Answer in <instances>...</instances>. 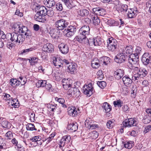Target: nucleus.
<instances>
[{"instance_id": "19", "label": "nucleus", "mask_w": 151, "mask_h": 151, "mask_svg": "<svg viewBox=\"0 0 151 151\" xmlns=\"http://www.w3.org/2000/svg\"><path fill=\"white\" fill-rule=\"evenodd\" d=\"M68 114L70 116H75L77 115L78 111L77 110V108L75 107L70 106L68 108Z\"/></svg>"}, {"instance_id": "12", "label": "nucleus", "mask_w": 151, "mask_h": 151, "mask_svg": "<svg viewBox=\"0 0 151 151\" xmlns=\"http://www.w3.org/2000/svg\"><path fill=\"white\" fill-rule=\"evenodd\" d=\"M142 61L145 65H147L151 62V55L148 52L145 53L142 55Z\"/></svg>"}, {"instance_id": "31", "label": "nucleus", "mask_w": 151, "mask_h": 151, "mask_svg": "<svg viewBox=\"0 0 151 151\" xmlns=\"http://www.w3.org/2000/svg\"><path fill=\"white\" fill-rule=\"evenodd\" d=\"M21 25L17 23H14L12 26V29L14 31L15 33H19L20 31Z\"/></svg>"}, {"instance_id": "14", "label": "nucleus", "mask_w": 151, "mask_h": 151, "mask_svg": "<svg viewBox=\"0 0 151 151\" xmlns=\"http://www.w3.org/2000/svg\"><path fill=\"white\" fill-rule=\"evenodd\" d=\"M81 93L79 89L76 88L70 89L68 91V94L77 97L80 96Z\"/></svg>"}, {"instance_id": "1", "label": "nucleus", "mask_w": 151, "mask_h": 151, "mask_svg": "<svg viewBox=\"0 0 151 151\" xmlns=\"http://www.w3.org/2000/svg\"><path fill=\"white\" fill-rule=\"evenodd\" d=\"M7 36L9 37V39L14 44L22 43L24 40V38L22 35L19 34L17 33H8Z\"/></svg>"}, {"instance_id": "37", "label": "nucleus", "mask_w": 151, "mask_h": 151, "mask_svg": "<svg viewBox=\"0 0 151 151\" xmlns=\"http://www.w3.org/2000/svg\"><path fill=\"white\" fill-rule=\"evenodd\" d=\"M11 105L13 107L15 108H18L19 106V103L18 100L16 99H13L11 100Z\"/></svg>"}, {"instance_id": "25", "label": "nucleus", "mask_w": 151, "mask_h": 151, "mask_svg": "<svg viewBox=\"0 0 151 151\" xmlns=\"http://www.w3.org/2000/svg\"><path fill=\"white\" fill-rule=\"evenodd\" d=\"M77 65L75 63H70V64L68 67V69L71 74H73L76 72Z\"/></svg>"}, {"instance_id": "43", "label": "nucleus", "mask_w": 151, "mask_h": 151, "mask_svg": "<svg viewBox=\"0 0 151 151\" xmlns=\"http://www.w3.org/2000/svg\"><path fill=\"white\" fill-rule=\"evenodd\" d=\"M41 139V137L39 136H35L30 139V140L32 142H37V144H41V142H40Z\"/></svg>"}, {"instance_id": "8", "label": "nucleus", "mask_w": 151, "mask_h": 151, "mask_svg": "<svg viewBox=\"0 0 151 151\" xmlns=\"http://www.w3.org/2000/svg\"><path fill=\"white\" fill-rule=\"evenodd\" d=\"M71 138L69 135H66L63 136L60 140L59 147L63 150V147L65 145L68 143L71 140Z\"/></svg>"}, {"instance_id": "34", "label": "nucleus", "mask_w": 151, "mask_h": 151, "mask_svg": "<svg viewBox=\"0 0 151 151\" xmlns=\"http://www.w3.org/2000/svg\"><path fill=\"white\" fill-rule=\"evenodd\" d=\"M141 78H142V77H141V76L139 72H137V73L135 72H133L132 77V80L134 81H138L140 80Z\"/></svg>"}, {"instance_id": "49", "label": "nucleus", "mask_w": 151, "mask_h": 151, "mask_svg": "<svg viewBox=\"0 0 151 151\" xmlns=\"http://www.w3.org/2000/svg\"><path fill=\"white\" fill-rule=\"evenodd\" d=\"M2 96L3 99L6 101H10L12 99V97H11L9 94L7 93H3Z\"/></svg>"}, {"instance_id": "55", "label": "nucleus", "mask_w": 151, "mask_h": 151, "mask_svg": "<svg viewBox=\"0 0 151 151\" xmlns=\"http://www.w3.org/2000/svg\"><path fill=\"white\" fill-rule=\"evenodd\" d=\"M9 37H8V36H7V34L6 35H5L4 32L1 31V30H0V38L1 40L3 39V40L4 39H6V40H9Z\"/></svg>"}, {"instance_id": "10", "label": "nucleus", "mask_w": 151, "mask_h": 151, "mask_svg": "<svg viewBox=\"0 0 151 151\" xmlns=\"http://www.w3.org/2000/svg\"><path fill=\"white\" fill-rule=\"evenodd\" d=\"M126 57L127 55L122 52L116 55L114 58V60L117 63H121L125 61Z\"/></svg>"}, {"instance_id": "20", "label": "nucleus", "mask_w": 151, "mask_h": 151, "mask_svg": "<svg viewBox=\"0 0 151 151\" xmlns=\"http://www.w3.org/2000/svg\"><path fill=\"white\" fill-rule=\"evenodd\" d=\"M91 17V20L92 21L93 24L95 25H98L100 23V20L97 16L92 13L90 14Z\"/></svg>"}, {"instance_id": "62", "label": "nucleus", "mask_w": 151, "mask_h": 151, "mask_svg": "<svg viewBox=\"0 0 151 151\" xmlns=\"http://www.w3.org/2000/svg\"><path fill=\"white\" fill-rule=\"evenodd\" d=\"M101 11V8L99 7H97L96 8H94L93 9V13L97 15H98L99 14H100V12H99V11Z\"/></svg>"}, {"instance_id": "59", "label": "nucleus", "mask_w": 151, "mask_h": 151, "mask_svg": "<svg viewBox=\"0 0 151 151\" xmlns=\"http://www.w3.org/2000/svg\"><path fill=\"white\" fill-rule=\"evenodd\" d=\"M54 14V12L52 9L49 8L48 9H47L46 15H47L49 17H51L53 16Z\"/></svg>"}, {"instance_id": "52", "label": "nucleus", "mask_w": 151, "mask_h": 151, "mask_svg": "<svg viewBox=\"0 0 151 151\" xmlns=\"http://www.w3.org/2000/svg\"><path fill=\"white\" fill-rule=\"evenodd\" d=\"M26 129L27 130H37L35 128L34 125L31 123H29L27 125Z\"/></svg>"}, {"instance_id": "2", "label": "nucleus", "mask_w": 151, "mask_h": 151, "mask_svg": "<svg viewBox=\"0 0 151 151\" xmlns=\"http://www.w3.org/2000/svg\"><path fill=\"white\" fill-rule=\"evenodd\" d=\"M142 48L140 47H137L135 50V53L130 55L128 59V62L134 64L138 61L139 56L142 52Z\"/></svg>"}, {"instance_id": "56", "label": "nucleus", "mask_w": 151, "mask_h": 151, "mask_svg": "<svg viewBox=\"0 0 151 151\" xmlns=\"http://www.w3.org/2000/svg\"><path fill=\"white\" fill-rule=\"evenodd\" d=\"M151 131V125H147L144 127L143 132L144 134H146L150 132Z\"/></svg>"}, {"instance_id": "39", "label": "nucleus", "mask_w": 151, "mask_h": 151, "mask_svg": "<svg viewBox=\"0 0 151 151\" xmlns=\"http://www.w3.org/2000/svg\"><path fill=\"white\" fill-rule=\"evenodd\" d=\"M106 23L109 26H117L119 24V22H118L111 19L108 20Z\"/></svg>"}, {"instance_id": "58", "label": "nucleus", "mask_w": 151, "mask_h": 151, "mask_svg": "<svg viewBox=\"0 0 151 151\" xmlns=\"http://www.w3.org/2000/svg\"><path fill=\"white\" fill-rule=\"evenodd\" d=\"M97 84L101 89H103L106 86V83L104 81H98L97 82Z\"/></svg>"}, {"instance_id": "24", "label": "nucleus", "mask_w": 151, "mask_h": 151, "mask_svg": "<svg viewBox=\"0 0 151 151\" xmlns=\"http://www.w3.org/2000/svg\"><path fill=\"white\" fill-rule=\"evenodd\" d=\"M123 82L125 86L127 87H129L131 86L132 80L128 76H125L122 78Z\"/></svg>"}, {"instance_id": "35", "label": "nucleus", "mask_w": 151, "mask_h": 151, "mask_svg": "<svg viewBox=\"0 0 151 151\" xmlns=\"http://www.w3.org/2000/svg\"><path fill=\"white\" fill-rule=\"evenodd\" d=\"M91 65L94 68H98L100 66L99 60L96 58H94L92 61Z\"/></svg>"}, {"instance_id": "64", "label": "nucleus", "mask_w": 151, "mask_h": 151, "mask_svg": "<svg viewBox=\"0 0 151 151\" xmlns=\"http://www.w3.org/2000/svg\"><path fill=\"white\" fill-rule=\"evenodd\" d=\"M91 135L92 138L93 139H96L98 137L99 135V134L97 132L93 131L91 133Z\"/></svg>"}, {"instance_id": "5", "label": "nucleus", "mask_w": 151, "mask_h": 151, "mask_svg": "<svg viewBox=\"0 0 151 151\" xmlns=\"http://www.w3.org/2000/svg\"><path fill=\"white\" fill-rule=\"evenodd\" d=\"M83 90L84 94L88 97H90L93 93V86L91 83L86 84L83 87Z\"/></svg>"}, {"instance_id": "46", "label": "nucleus", "mask_w": 151, "mask_h": 151, "mask_svg": "<svg viewBox=\"0 0 151 151\" xmlns=\"http://www.w3.org/2000/svg\"><path fill=\"white\" fill-rule=\"evenodd\" d=\"M139 73L140 74L142 78L145 77L147 74V71L145 68H140L139 70Z\"/></svg>"}, {"instance_id": "30", "label": "nucleus", "mask_w": 151, "mask_h": 151, "mask_svg": "<svg viewBox=\"0 0 151 151\" xmlns=\"http://www.w3.org/2000/svg\"><path fill=\"white\" fill-rule=\"evenodd\" d=\"M102 106L103 109V111L106 113L109 112L111 109V106L106 102L104 103Z\"/></svg>"}, {"instance_id": "40", "label": "nucleus", "mask_w": 151, "mask_h": 151, "mask_svg": "<svg viewBox=\"0 0 151 151\" xmlns=\"http://www.w3.org/2000/svg\"><path fill=\"white\" fill-rule=\"evenodd\" d=\"M18 84L19 85L20 84L21 85H24L27 81V79L26 78L22 77V76H20L19 78L17 79Z\"/></svg>"}, {"instance_id": "16", "label": "nucleus", "mask_w": 151, "mask_h": 151, "mask_svg": "<svg viewBox=\"0 0 151 151\" xmlns=\"http://www.w3.org/2000/svg\"><path fill=\"white\" fill-rule=\"evenodd\" d=\"M42 50L46 52H52L54 50L53 46L51 44L47 43L43 46Z\"/></svg>"}, {"instance_id": "48", "label": "nucleus", "mask_w": 151, "mask_h": 151, "mask_svg": "<svg viewBox=\"0 0 151 151\" xmlns=\"http://www.w3.org/2000/svg\"><path fill=\"white\" fill-rule=\"evenodd\" d=\"M39 59L36 57H33L31 59H29V62L31 65H35L37 63Z\"/></svg>"}, {"instance_id": "57", "label": "nucleus", "mask_w": 151, "mask_h": 151, "mask_svg": "<svg viewBox=\"0 0 151 151\" xmlns=\"http://www.w3.org/2000/svg\"><path fill=\"white\" fill-rule=\"evenodd\" d=\"M114 124V121L109 120L106 123V126L108 128L111 129L113 128Z\"/></svg>"}, {"instance_id": "61", "label": "nucleus", "mask_w": 151, "mask_h": 151, "mask_svg": "<svg viewBox=\"0 0 151 151\" xmlns=\"http://www.w3.org/2000/svg\"><path fill=\"white\" fill-rule=\"evenodd\" d=\"M102 58H103V63L104 65H106L110 62V58L106 56H104Z\"/></svg>"}, {"instance_id": "32", "label": "nucleus", "mask_w": 151, "mask_h": 151, "mask_svg": "<svg viewBox=\"0 0 151 151\" xmlns=\"http://www.w3.org/2000/svg\"><path fill=\"white\" fill-rule=\"evenodd\" d=\"M44 2V4L46 6L50 8L54 6L55 4V0H45Z\"/></svg>"}, {"instance_id": "21", "label": "nucleus", "mask_w": 151, "mask_h": 151, "mask_svg": "<svg viewBox=\"0 0 151 151\" xmlns=\"http://www.w3.org/2000/svg\"><path fill=\"white\" fill-rule=\"evenodd\" d=\"M117 5H119V7H117V9L122 12L124 13L127 12L129 9H128V6L126 4H122L119 2V1H117Z\"/></svg>"}, {"instance_id": "23", "label": "nucleus", "mask_w": 151, "mask_h": 151, "mask_svg": "<svg viewBox=\"0 0 151 151\" xmlns=\"http://www.w3.org/2000/svg\"><path fill=\"white\" fill-rule=\"evenodd\" d=\"M124 71L121 69L117 70L114 73L115 78L117 80L120 79L123 76Z\"/></svg>"}, {"instance_id": "7", "label": "nucleus", "mask_w": 151, "mask_h": 151, "mask_svg": "<svg viewBox=\"0 0 151 151\" xmlns=\"http://www.w3.org/2000/svg\"><path fill=\"white\" fill-rule=\"evenodd\" d=\"M76 31V28L75 26L70 25L68 27L67 29H65L63 32V35L68 37H70L73 35Z\"/></svg>"}, {"instance_id": "33", "label": "nucleus", "mask_w": 151, "mask_h": 151, "mask_svg": "<svg viewBox=\"0 0 151 151\" xmlns=\"http://www.w3.org/2000/svg\"><path fill=\"white\" fill-rule=\"evenodd\" d=\"M62 83L63 88L65 90L67 89L71 86V85L69 83L68 79H63L62 80Z\"/></svg>"}, {"instance_id": "13", "label": "nucleus", "mask_w": 151, "mask_h": 151, "mask_svg": "<svg viewBox=\"0 0 151 151\" xmlns=\"http://www.w3.org/2000/svg\"><path fill=\"white\" fill-rule=\"evenodd\" d=\"M64 4L69 9H71L73 7L76 6L78 2L76 1L70 0H62Z\"/></svg>"}, {"instance_id": "3", "label": "nucleus", "mask_w": 151, "mask_h": 151, "mask_svg": "<svg viewBox=\"0 0 151 151\" xmlns=\"http://www.w3.org/2000/svg\"><path fill=\"white\" fill-rule=\"evenodd\" d=\"M79 35L76 36L74 39L81 43L87 42L88 38L87 37L90 35L89 32H86L83 30L80 29Z\"/></svg>"}, {"instance_id": "42", "label": "nucleus", "mask_w": 151, "mask_h": 151, "mask_svg": "<svg viewBox=\"0 0 151 151\" xmlns=\"http://www.w3.org/2000/svg\"><path fill=\"white\" fill-rule=\"evenodd\" d=\"M128 119L129 124V125L130 127L136 126L137 124V122L136 120L135 119L131 118Z\"/></svg>"}, {"instance_id": "47", "label": "nucleus", "mask_w": 151, "mask_h": 151, "mask_svg": "<svg viewBox=\"0 0 151 151\" xmlns=\"http://www.w3.org/2000/svg\"><path fill=\"white\" fill-rule=\"evenodd\" d=\"M1 124L2 127L4 128L9 129L10 128V124L5 120V119L3 120Z\"/></svg>"}, {"instance_id": "11", "label": "nucleus", "mask_w": 151, "mask_h": 151, "mask_svg": "<svg viewBox=\"0 0 151 151\" xmlns=\"http://www.w3.org/2000/svg\"><path fill=\"white\" fill-rule=\"evenodd\" d=\"M138 13L137 9L136 7L128 9L127 15L129 18H132L134 17Z\"/></svg>"}, {"instance_id": "54", "label": "nucleus", "mask_w": 151, "mask_h": 151, "mask_svg": "<svg viewBox=\"0 0 151 151\" xmlns=\"http://www.w3.org/2000/svg\"><path fill=\"white\" fill-rule=\"evenodd\" d=\"M35 50V47H31L30 48L23 50H22L21 54H26L28 53V52L33 51Z\"/></svg>"}, {"instance_id": "4", "label": "nucleus", "mask_w": 151, "mask_h": 151, "mask_svg": "<svg viewBox=\"0 0 151 151\" xmlns=\"http://www.w3.org/2000/svg\"><path fill=\"white\" fill-rule=\"evenodd\" d=\"M56 27L60 30H65L69 24L65 20L62 19L57 21L55 23Z\"/></svg>"}, {"instance_id": "9", "label": "nucleus", "mask_w": 151, "mask_h": 151, "mask_svg": "<svg viewBox=\"0 0 151 151\" xmlns=\"http://www.w3.org/2000/svg\"><path fill=\"white\" fill-rule=\"evenodd\" d=\"M34 8L35 9V11L37 12L42 15V17H45L46 15V13L47 12V9L44 6H41L39 5H34L33 6Z\"/></svg>"}, {"instance_id": "38", "label": "nucleus", "mask_w": 151, "mask_h": 151, "mask_svg": "<svg viewBox=\"0 0 151 151\" xmlns=\"http://www.w3.org/2000/svg\"><path fill=\"white\" fill-rule=\"evenodd\" d=\"M7 148L6 142L3 139H0V149L1 150Z\"/></svg>"}, {"instance_id": "22", "label": "nucleus", "mask_w": 151, "mask_h": 151, "mask_svg": "<svg viewBox=\"0 0 151 151\" xmlns=\"http://www.w3.org/2000/svg\"><path fill=\"white\" fill-rule=\"evenodd\" d=\"M78 127V124L76 122H72L68 124L67 129L68 130L71 131L72 132H75L77 130Z\"/></svg>"}, {"instance_id": "44", "label": "nucleus", "mask_w": 151, "mask_h": 151, "mask_svg": "<svg viewBox=\"0 0 151 151\" xmlns=\"http://www.w3.org/2000/svg\"><path fill=\"white\" fill-rule=\"evenodd\" d=\"M46 83L47 82L45 80H40L36 83V86L38 88L40 87H44L46 86Z\"/></svg>"}, {"instance_id": "29", "label": "nucleus", "mask_w": 151, "mask_h": 151, "mask_svg": "<svg viewBox=\"0 0 151 151\" xmlns=\"http://www.w3.org/2000/svg\"><path fill=\"white\" fill-rule=\"evenodd\" d=\"M34 18L36 21L39 22H44L46 21L45 17H42V15L37 12L34 17Z\"/></svg>"}, {"instance_id": "26", "label": "nucleus", "mask_w": 151, "mask_h": 151, "mask_svg": "<svg viewBox=\"0 0 151 151\" xmlns=\"http://www.w3.org/2000/svg\"><path fill=\"white\" fill-rule=\"evenodd\" d=\"M138 61H137V63L134 64L129 62V63L130 65H129V68L132 70L134 71V72L136 73L139 72V70L140 69V68H139V65L138 64Z\"/></svg>"}, {"instance_id": "63", "label": "nucleus", "mask_w": 151, "mask_h": 151, "mask_svg": "<svg viewBox=\"0 0 151 151\" xmlns=\"http://www.w3.org/2000/svg\"><path fill=\"white\" fill-rule=\"evenodd\" d=\"M151 117L150 116H147L144 117L143 122L145 124H147L151 122Z\"/></svg>"}, {"instance_id": "53", "label": "nucleus", "mask_w": 151, "mask_h": 151, "mask_svg": "<svg viewBox=\"0 0 151 151\" xmlns=\"http://www.w3.org/2000/svg\"><path fill=\"white\" fill-rule=\"evenodd\" d=\"M18 80L16 79H11L10 80L9 84L13 87L19 86L18 84Z\"/></svg>"}, {"instance_id": "60", "label": "nucleus", "mask_w": 151, "mask_h": 151, "mask_svg": "<svg viewBox=\"0 0 151 151\" xmlns=\"http://www.w3.org/2000/svg\"><path fill=\"white\" fill-rule=\"evenodd\" d=\"M55 135V133L53 132L50 134L49 137L46 140L47 142V143H49L53 139Z\"/></svg>"}, {"instance_id": "15", "label": "nucleus", "mask_w": 151, "mask_h": 151, "mask_svg": "<svg viewBox=\"0 0 151 151\" xmlns=\"http://www.w3.org/2000/svg\"><path fill=\"white\" fill-rule=\"evenodd\" d=\"M122 52L124 54H132L133 51V47L131 45L123 47L122 49Z\"/></svg>"}, {"instance_id": "27", "label": "nucleus", "mask_w": 151, "mask_h": 151, "mask_svg": "<svg viewBox=\"0 0 151 151\" xmlns=\"http://www.w3.org/2000/svg\"><path fill=\"white\" fill-rule=\"evenodd\" d=\"M60 33L59 30L56 28L51 30L50 33L51 36L53 38H56L59 37Z\"/></svg>"}, {"instance_id": "41", "label": "nucleus", "mask_w": 151, "mask_h": 151, "mask_svg": "<svg viewBox=\"0 0 151 151\" xmlns=\"http://www.w3.org/2000/svg\"><path fill=\"white\" fill-rule=\"evenodd\" d=\"M78 14L81 17L87 16L89 14V11L87 9H80L78 12Z\"/></svg>"}, {"instance_id": "45", "label": "nucleus", "mask_w": 151, "mask_h": 151, "mask_svg": "<svg viewBox=\"0 0 151 151\" xmlns=\"http://www.w3.org/2000/svg\"><path fill=\"white\" fill-rule=\"evenodd\" d=\"M134 142L132 141L127 142L124 144V147L125 148L130 149L133 146Z\"/></svg>"}, {"instance_id": "6", "label": "nucleus", "mask_w": 151, "mask_h": 151, "mask_svg": "<svg viewBox=\"0 0 151 151\" xmlns=\"http://www.w3.org/2000/svg\"><path fill=\"white\" fill-rule=\"evenodd\" d=\"M107 42L108 44V48L109 50L113 51L116 49L117 42L116 40L111 37L108 39Z\"/></svg>"}, {"instance_id": "51", "label": "nucleus", "mask_w": 151, "mask_h": 151, "mask_svg": "<svg viewBox=\"0 0 151 151\" xmlns=\"http://www.w3.org/2000/svg\"><path fill=\"white\" fill-rule=\"evenodd\" d=\"M57 104L54 103H52L47 104V107L48 108L51 109V111H55V110L57 108Z\"/></svg>"}, {"instance_id": "17", "label": "nucleus", "mask_w": 151, "mask_h": 151, "mask_svg": "<svg viewBox=\"0 0 151 151\" xmlns=\"http://www.w3.org/2000/svg\"><path fill=\"white\" fill-rule=\"evenodd\" d=\"M60 52L63 54H66L69 51V48L67 45L65 43H61L59 45Z\"/></svg>"}, {"instance_id": "50", "label": "nucleus", "mask_w": 151, "mask_h": 151, "mask_svg": "<svg viewBox=\"0 0 151 151\" xmlns=\"http://www.w3.org/2000/svg\"><path fill=\"white\" fill-rule=\"evenodd\" d=\"M123 104V101L120 99L116 100L113 102L114 105L115 107H120L122 106Z\"/></svg>"}, {"instance_id": "18", "label": "nucleus", "mask_w": 151, "mask_h": 151, "mask_svg": "<svg viewBox=\"0 0 151 151\" xmlns=\"http://www.w3.org/2000/svg\"><path fill=\"white\" fill-rule=\"evenodd\" d=\"M20 31L19 33L22 34V35H24L27 36H30L31 35L30 31L26 27L21 25Z\"/></svg>"}, {"instance_id": "28", "label": "nucleus", "mask_w": 151, "mask_h": 151, "mask_svg": "<svg viewBox=\"0 0 151 151\" xmlns=\"http://www.w3.org/2000/svg\"><path fill=\"white\" fill-rule=\"evenodd\" d=\"M53 63L57 68H59L63 66V60L59 58H56L53 60Z\"/></svg>"}, {"instance_id": "36", "label": "nucleus", "mask_w": 151, "mask_h": 151, "mask_svg": "<svg viewBox=\"0 0 151 151\" xmlns=\"http://www.w3.org/2000/svg\"><path fill=\"white\" fill-rule=\"evenodd\" d=\"M94 46H97L101 45L103 42V40L99 37H97L94 38Z\"/></svg>"}]
</instances>
